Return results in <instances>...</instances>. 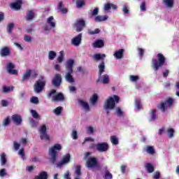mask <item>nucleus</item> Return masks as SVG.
Listing matches in <instances>:
<instances>
[{
	"label": "nucleus",
	"mask_w": 179,
	"mask_h": 179,
	"mask_svg": "<svg viewBox=\"0 0 179 179\" xmlns=\"http://www.w3.org/2000/svg\"><path fill=\"white\" fill-rule=\"evenodd\" d=\"M109 146L107 143H99L96 144V150L100 152H107Z\"/></svg>",
	"instance_id": "10"
},
{
	"label": "nucleus",
	"mask_w": 179,
	"mask_h": 179,
	"mask_svg": "<svg viewBox=\"0 0 179 179\" xmlns=\"http://www.w3.org/2000/svg\"><path fill=\"white\" fill-rule=\"evenodd\" d=\"M57 9L63 15H66V13H68V8H64V3L62 1L59 2L58 6H57Z\"/></svg>",
	"instance_id": "21"
},
{
	"label": "nucleus",
	"mask_w": 179,
	"mask_h": 179,
	"mask_svg": "<svg viewBox=\"0 0 179 179\" xmlns=\"http://www.w3.org/2000/svg\"><path fill=\"white\" fill-rule=\"evenodd\" d=\"M98 68L99 69V76H101V75H103V73H104V71L106 70V65H105V63H104L103 60L98 66Z\"/></svg>",
	"instance_id": "26"
},
{
	"label": "nucleus",
	"mask_w": 179,
	"mask_h": 179,
	"mask_svg": "<svg viewBox=\"0 0 179 179\" xmlns=\"http://www.w3.org/2000/svg\"><path fill=\"white\" fill-rule=\"evenodd\" d=\"M110 8H111V3H107L106 4H105L104 10L108 11V10H110Z\"/></svg>",
	"instance_id": "63"
},
{
	"label": "nucleus",
	"mask_w": 179,
	"mask_h": 179,
	"mask_svg": "<svg viewBox=\"0 0 179 179\" xmlns=\"http://www.w3.org/2000/svg\"><path fill=\"white\" fill-rule=\"evenodd\" d=\"M167 134H168L169 138H173L174 136V129L169 128L167 129Z\"/></svg>",
	"instance_id": "41"
},
{
	"label": "nucleus",
	"mask_w": 179,
	"mask_h": 179,
	"mask_svg": "<svg viewBox=\"0 0 179 179\" xmlns=\"http://www.w3.org/2000/svg\"><path fill=\"white\" fill-rule=\"evenodd\" d=\"M15 27V24L10 23L7 27V31L8 33H12L13 28Z\"/></svg>",
	"instance_id": "48"
},
{
	"label": "nucleus",
	"mask_w": 179,
	"mask_h": 179,
	"mask_svg": "<svg viewBox=\"0 0 179 179\" xmlns=\"http://www.w3.org/2000/svg\"><path fill=\"white\" fill-rule=\"evenodd\" d=\"M97 15H99V8L96 7L92 12V16H97Z\"/></svg>",
	"instance_id": "56"
},
{
	"label": "nucleus",
	"mask_w": 179,
	"mask_h": 179,
	"mask_svg": "<svg viewBox=\"0 0 179 179\" xmlns=\"http://www.w3.org/2000/svg\"><path fill=\"white\" fill-rule=\"evenodd\" d=\"M89 34L91 36H93L94 34H99L100 33V29H96L94 31H92V29L88 30Z\"/></svg>",
	"instance_id": "49"
},
{
	"label": "nucleus",
	"mask_w": 179,
	"mask_h": 179,
	"mask_svg": "<svg viewBox=\"0 0 179 179\" xmlns=\"http://www.w3.org/2000/svg\"><path fill=\"white\" fill-rule=\"evenodd\" d=\"M35 15H36V13L33 10H27L26 12V16H25V19L27 22H31V20H34Z\"/></svg>",
	"instance_id": "16"
},
{
	"label": "nucleus",
	"mask_w": 179,
	"mask_h": 179,
	"mask_svg": "<svg viewBox=\"0 0 179 179\" xmlns=\"http://www.w3.org/2000/svg\"><path fill=\"white\" fill-rule=\"evenodd\" d=\"M13 146L15 150H19V149L20 148V145L16 141L13 142Z\"/></svg>",
	"instance_id": "60"
},
{
	"label": "nucleus",
	"mask_w": 179,
	"mask_h": 179,
	"mask_svg": "<svg viewBox=\"0 0 179 179\" xmlns=\"http://www.w3.org/2000/svg\"><path fill=\"white\" fill-rule=\"evenodd\" d=\"M54 113H55V114H56V115H59L62 113V107L59 106V107L56 108L54 110Z\"/></svg>",
	"instance_id": "47"
},
{
	"label": "nucleus",
	"mask_w": 179,
	"mask_h": 179,
	"mask_svg": "<svg viewBox=\"0 0 179 179\" xmlns=\"http://www.w3.org/2000/svg\"><path fill=\"white\" fill-rule=\"evenodd\" d=\"M7 71L10 75H17V70H15V64L12 62L7 64Z\"/></svg>",
	"instance_id": "14"
},
{
	"label": "nucleus",
	"mask_w": 179,
	"mask_h": 179,
	"mask_svg": "<svg viewBox=\"0 0 179 179\" xmlns=\"http://www.w3.org/2000/svg\"><path fill=\"white\" fill-rule=\"evenodd\" d=\"M97 100H99V96L96 94H94L92 97L90 99V101L92 104H96L97 103Z\"/></svg>",
	"instance_id": "42"
},
{
	"label": "nucleus",
	"mask_w": 179,
	"mask_h": 179,
	"mask_svg": "<svg viewBox=\"0 0 179 179\" xmlns=\"http://www.w3.org/2000/svg\"><path fill=\"white\" fill-rule=\"evenodd\" d=\"M10 54V50L8 47H4L0 50L1 57H8Z\"/></svg>",
	"instance_id": "25"
},
{
	"label": "nucleus",
	"mask_w": 179,
	"mask_h": 179,
	"mask_svg": "<svg viewBox=\"0 0 179 179\" xmlns=\"http://www.w3.org/2000/svg\"><path fill=\"white\" fill-rule=\"evenodd\" d=\"M71 136L74 140L78 139V131H76V130H73L71 134Z\"/></svg>",
	"instance_id": "59"
},
{
	"label": "nucleus",
	"mask_w": 179,
	"mask_h": 179,
	"mask_svg": "<svg viewBox=\"0 0 179 179\" xmlns=\"http://www.w3.org/2000/svg\"><path fill=\"white\" fill-rule=\"evenodd\" d=\"M153 178L154 179H159V178H160V172H159V171L155 172V173L153 176Z\"/></svg>",
	"instance_id": "64"
},
{
	"label": "nucleus",
	"mask_w": 179,
	"mask_h": 179,
	"mask_svg": "<svg viewBox=\"0 0 179 179\" xmlns=\"http://www.w3.org/2000/svg\"><path fill=\"white\" fill-rule=\"evenodd\" d=\"M30 76H31V70H27L22 76V82L29 80Z\"/></svg>",
	"instance_id": "28"
},
{
	"label": "nucleus",
	"mask_w": 179,
	"mask_h": 179,
	"mask_svg": "<svg viewBox=\"0 0 179 179\" xmlns=\"http://www.w3.org/2000/svg\"><path fill=\"white\" fill-rule=\"evenodd\" d=\"M62 84V76L59 73H56L52 80V85L55 87H59Z\"/></svg>",
	"instance_id": "7"
},
{
	"label": "nucleus",
	"mask_w": 179,
	"mask_h": 179,
	"mask_svg": "<svg viewBox=\"0 0 179 179\" xmlns=\"http://www.w3.org/2000/svg\"><path fill=\"white\" fill-rule=\"evenodd\" d=\"M116 113L118 117H122L124 115V112L121 110V108H116Z\"/></svg>",
	"instance_id": "53"
},
{
	"label": "nucleus",
	"mask_w": 179,
	"mask_h": 179,
	"mask_svg": "<svg viewBox=\"0 0 179 179\" xmlns=\"http://www.w3.org/2000/svg\"><path fill=\"white\" fill-rule=\"evenodd\" d=\"M62 150V146L60 144H55L54 146L49 149V155L51 157L50 162L54 164L57 162V155L59 150Z\"/></svg>",
	"instance_id": "3"
},
{
	"label": "nucleus",
	"mask_w": 179,
	"mask_h": 179,
	"mask_svg": "<svg viewBox=\"0 0 179 179\" xmlns=\"http://www.w3.org/2000/svg\"><path fill=\"white\" fill-rule=\"evenodd\" d=\"M86 23L83 20H78L74 24V27L76 28V31L79 33L83 30V27H85Z\"/></svg>",
	"instance_id": "9"
},
{
	"label": "nucleus",
	"mask_w": 179,
	"mask_h": 179,
	"mask_svg": "<svg viewBox=\"0 0 179 179\" xmlns=\"http://www.w3.org/2000/svg\"><path fill=\"white\" fill-rule=\"evenodd\" d=\"M87 169H94V167H99V162L96 157H90L87 159L86 164Z\"/></svg>",
	"instance_id": "6"
},
{
	"label": "nucleus",
	"mask_w": 179,
	"mask_h": 179,
	"mask_svg": "<svg viewBox=\"0 0 179 179\" xmlns=\"http://www.w3.org/2000/svg\"><path fill=\"white\" fill-rule=\"evenodd\" d=\"M110 142L113 143V145H118V138H117V136H110Z\"/></svg>",
	"instance_id": "38"
},
{
	"label": "nucleus",
	"mask_w": 179,
	"mask_h": 179,
	"mask_svg": "<svg viewBox=\"0 0 179 179\" xmlns=\"http://www.w3.org/2000/svg\"><path fill=\"white\" fill-rule=\"evenodd\" d=\"M103 58H106V54L96 53L94 55V59H95V61H100Z\"/></svg>",
	"instance_id": "31"
},
{
	"label": "nucleus",
	"mask_w": 179,
	"mask_h": 179,
	"mask_svg": "<svg viewBox=\"0 0 179 179\" xmlns=\"http://www.w3.org/2000/svg\"><path fill=\"white\" fill-rule=\"evenodd\" d=\"M57 9L63 15H66V13H68V8H64V3L62 1L59 2L58 6H57Z\"/></svg>",
	"instance_id": "22"
},
{
	"label": "nucleus",
	"mask_w": 179,
	"mask_h": 179,
	"mask_svg": "<svg viewBox=\"0 0 179 179\" xmlns=\"http://www.w3.org/2000/svg\"><path fill=\"white\" fill-rule=\"evenodd\" d=\"M10 118L9 117H7L3 121V127H8V125H10Z\"/></svg>",
	"instance_id": "43"
},
{
	"label": "nucleus",
	"mask_w": 179,
	"mask_h": 179,
	"mask_svg": "<svg viewBox=\"0 0 179 179\" xmlns=\"http://www.w3.org/2000/svg\"><path fill=\"white\" fill-rule=\"evenodd\" d=\"M108 19V16L107 15H97L94 17V22H106Z\"/></svg>",
	"instance_id": "27"
},
{
	"label": "nucleus",
	"mask_w": 179,
	"mask_h": 179,
	"mask_svg": "<svg viewBox=\"0 0 179 179\" xmlns=\"http://www.w3.org/2000/svg\"><path fill=\"white\" fill-rule=\"evenodd\" d=\"M13 90V87L10 88V87H3V92L4 93H9L10 91Z\"/></svg>",
	"instance_id": "52"
},
{
	"label": "nucleus",
	"mask_w": 179,
	"mask_h": 179,
	"mask_svg": "<svg viewBox=\"0 0 179 179\" xmlns=\"http://www.w3.org/2000/svg\"><path fill=\"white\" fill-rule=\"evenodd\" d=\"M71 43L73 45H75L76 47H78V45H80V43H82V34H79L78 36L74 37L71 40Z\"/></svg>",
	"instance_id": "15"
},
{
	"label": "nucleus",
	"mask_w": 179,
	"mask_h": 179,
	"mask_svg": "<svg viewBox=\"0 0 179 179\" xmlns=\"http://www.w3.org/2000/svg\"><path fill=\"white\" fill-rule=\"evenodd\" d=\"M79 103L85 110H87V111H89V110H90V107L89 106V103H87V102H85L83 100H80Z\"/></svg>",
	"instance_id": "32"
},
{
	"label": "nucleus",
	"mask_w": 179,
	"mask_h": 179,
	"mask_svg": "<svg viewBox=\"0 0 179 179\" xmlns=\"http://www.w3.org/2000/svg\"><path fill=\"white\" fill-rule=\"evenodd\" d=\"M41 80H38L34 84V90L35 93H41L44 87H45L46 81L44 80V77H41Z\"/></svg>",
	"instance_id": "5"
},
{
	"label": "nucleus",
	"mask_w": 179,
	"mask_h": 179,
	"mask_svg": "<svg viewBox=\"0 0 179 179\" xmlns=\"http://www.w3.org/2000/svg\"><path fill=\"white\" fill-rule=\"evenodd\" d=\"M94 48H103L104 47V41L101 39L96 40L93 44Z\"/></svg>",
	"instance_id": "23"
},
{
	"label": "nucleus",
	"mask_w": 179,
	"mask_h": 179,
	"mask_svg": "<svg viewBox=\"0 0 179 179\" xmlns=\"http://www.w3.org/2000/svg\"><path fill=\"white\" fill-rule=\"evenodd\" d=\"M54 21V17L50 16L48 18L47 23L50 24V27H55V22Z\"/></svg>",
	"instance_id": "34"
},
{
	"label": "nucleus",
	"mask_w": 179,
	"mask_h": 179,
	"mask_svg": "<svg viewBox=\"0 0 179 179\" xmlns=\"http://www.w3.org/2000/svg\"><path fill=\"white\" fill-rule=\"evenodd\" d=\"M124 49H120L119 50H116L114 53V57L117 59H121L124 57Z\"/></svg>",
	"instance_id": "24"
},
{
	"label": "nucleus",
	"mask_w": 179,
	"mask_h": 179,
	"mask_svg": "<svg viewBox=\"0 0 179 179\" xmlns=\"http://www.w3.org/2000/svg\"><path fill=\"white\" fill-rule=\"evenodd\" d=\"M80 169H81L80 165H78L76 168V174L78 176V177H80L82 176V172Z\"/></svg>",
	"instance_id": "46"
},
{
	"label": "nucleus",
	"mask_w": 179,
	"mask_h": 179,
	"mask_svg": "<svg viewBox=\"0 0 179 179\" xmlns=\"http://www.w3.org/2000/svg\"><path fill=\"white\" fill-rule=\"evenodd\" d=\"M31 114L32 115L33 118L37 119L39 117L38 113H37V111H36L34 110H31Z\"/></svg>",
	"instance_id": "54"
},
{
	"label": "nucleus",
	"mask_w": 179,
	"mask_h": 179,
	"mask_svg": "<svg viewBox=\"0 0 179 179\" xmlns=\"http://www.w3.org/2000/svg\"><path fill=\"white\" fill-rule=\"evenodd\" d=\"M169 73H170V71L169 69H166L164 72L162 73L163 78H164V79H167V76H169Z\"/></svg>",
	"instance_id": "58"
},
{
	"label": "nucleus",
	"mask_w": 179,
	"mask_h": 179,
	"mask_svg": "<svg viewBox=\"0 0 179 179\" xmlns=\"http://www.w3.org/2000/svg\"><path fill=\"white\" fill-rule=\"evenodd\" d=\"M30 101L32 103V104H38V103H40L38 101V97L37 96H32L30 99Z\"/></svg>",
	"instance_id": "45"
},
{
	"label": "nucleus",
	"mask_w": 179,
	"mask_h": 179,
	"mask_svg": "<svg viewBox=\"0 0 179 179\" xmlns=\"http://www.w3.org/2000/svg\"><path fill=\"white\" fill-rule=\"evenodd\" d=\"M11 120L15 125H20L23 121L20 115L15 114L11 116Z\"/></svg>",
	"instance_id": "13"
},
{
	"label": "nucleus",
	"mask_w": 179,
	"mask_h": 179,
	"mask_svg": "<svg viewBox=\"0 0 179 179\" xmlns=\"http://www.w3.org/2000/svg\"><path fill=\"white\" fill-rule=\"evenodd\" d=\"M103 83V85H108L110 83V76L108 74H104L102 77L99 76L98 79L96 80V83Z\"/></svg>",
	"instance_id": "11"
},
{
	"label": "nucleus",
	"mask_w": 179,
	"mask_h": 179,
	"mask_svg": "<svg viewBox=\"0 0 179 179\" xmlns=\"http://www.w3.org/2000/svg\"><path fill=\"white\" fill-rule=\"evenodd\" d=\"M41 136L40 138L42 141H50V136L47 134V127L45 124H43L39 129Z\"/></svg>",
	"instance_id": "8"
},
{
	"label": "nucleus",
	"mask_w": 179,
	"mask_h": 179,
	"mask_svg": "<svg viewBox=\"0 0 179 179\" xmlns=\"http://www.w3.org/2000/svg\"><path fill=\"white\" fill-rule=\"evenodd\" d=\"M52 100V101H64V100H65V96H64V94L59 92L53 96Z\"/></svg>",
	"instance_id": "20"
},
{
	"label": "nucleus",
	"mask_w": 179,
	"mask_h": 179,
	"mask_svg": "<svg viewBox=\"0 0 179 179\" xmlns=\"http://www.w3.org/2000/svg\"><path fill=\"white\" fill-rule=\"evenodd\" d=\"M0 160L1 166H5V164H6V154H5V152L1 154Z\"/></svg>",
	"instance_id": "36"
},
{
	"label": "nucleus",
	"mask_w": 179,
	"mask_h": 179,
	"mask_svg": "<svg viewBox=\"0 0 179 179\" xmlns=\"http://www.w3.org/2000/svg\"><path fill=\"white\" fill-rule=\"evenodd\" d=\"M163 2L168 8H173L174 6V0H163Z\"/></svg>",
	"instance_id": "33"
},
{
	"label": "nucleus",
	"mask_w": 179,
	"mask_h": 179,
	"mask_svg": "<svg viewBox=\"0 0 179 179\" xmlns=\"http://www.w3.org/2000/svg\"><path fill=\"white\" fill-rule=\"evenodd\" d=\"M30 124L32 128H37V126L38 125V122H36L34 119L30 120Z\"/></svg>",
	"instance_id": "50"
},
{
	"label": "nucleus",
	"mask_w": 179,
	"mask_h": 179,
	"mask_svg": "<svg viewBox=\"0 0 179 179\" xmlns=\"http://www.w3.org/2000/svg\"><path fill=\"white\" fill-rule=\"evenodd\" d=\"M104 179H113V174L108 171H106L105 175L103 177Z\"/></svg>",
	"instance_id": "44"
},
{
	"label": "nucleus",
	"mask_w": 179,
	"mask_h": 179,
	"mask_svg": "<svg viewBox=\"0 0 179 179\" xmlns=\"http://www.w3.org/2000/svg\"><path fill=\"white\" fill-rule=\"evenodd\" d=\"M145 169L147 170V173H152L153 171H155V167L152 164L148 163L145 164Z\"/></svg>",
	"instance_id": "29"
},
{
	"label": "nucleus",
	"mask_w": 179,
	"mask_h": 179,
	"mask_svg": "<svg viewBox=\"0 0 179 179\" xmlns=\"http://www.w3.org/2000/svg\"><path fill=\"white\" fill-rule=\"evenodd\" d=\"M73 71H67V73L65 75V79L69 83H75V79L73 78V76H72Z\"/></svg>",
	"instance_id": "18"
},
{
	"label": "nucleus",
	"mask_w": 179,
	"mask_h": 179,
	"mask_svg": "<svg viewBox=\"0 0 179 179\" xmlns=\"http://www.w3.org/2000/svg\"><path fill=\"white\" fill-rule=\"evenodd\" d=\"M166 64V57L162 53H158L157 55V59H152L151 66L152 69L156 72Z\"/></svg>",
	"instance_id": "1"
},
{
	"label": "nucleus",
	"mask_w": 179,
	"mask_h": 179,
	"mask_svg": "<svg viewBox=\"0 0 179 179\" xmlns=\"http://www.w3.org/2000/svg\"><path fill=\"white\" fill-rule=\"evenodd\" d=\"M24 40L26 41V43H31V36L26 35L24 37Z\"/></svg>",
	"instance_id": "62"
},
{
	"label": "nucleus",
	"mask_w": 179,
	"mask_h": 179,
	"mask_svg": "<svg viewBox=\"0 0 179 179\" xmlns=\"http://www.w3.org/2000/svg\"><path fill=\"white\" fill-rule=\"evenodd\" d=\"M140 9L141 12H145L146 10V1H143L140 6Z\"/></svg>",
	"instance_id": "51"
},
{
	"label": "nucleus",
	"mask_w": 179,
	"mask_h": 179,
	"mask_svg": "<svg viewBox=\"0 0 179 179\" xmlns=\"http://www.w3.org/2000/svg\"><path fill=\"white\" fill-rule=\"evenodd\" d=\"M174 103V99L172 98H168L165 101L162 102L159 105L157 106V108L161 110L162 113H166L167 108H170Z\"/></svg>",
	"instance_id": "4"
},
{
	"label": "nucleus",
	"mask_w": 179,
	"mask_h": 179,
	"mask_svg": "<svg viewBox=\"0 0 179 179\" xmlns=\"http://www.w3.org/2000/svg\"><path fill=\"white\" fill-rule=\"evenodd\" d=\"M156 113H157V110L156 109H153L150 113V118L149 120L150 122L155 121L156 120Z\"/></svg>",
	"instance_id": "30"
},
{
	"label": "nucleus",
	"mask_w": 179,
	"mask_h": 179,
	"mask_svg": "<svg viewBox=\"0 0 179 179\" xmlns=\"http://www.w3.org/2000/svg\"><path fill=\"white\" fill-rule=\"evenodd\" d=\"M73 65H75V60L72 59L67 60L66 63V71H70L71 72H73Z\"/></svg>",
	"instance_id": "17"
},
{
	"label": "nucleus",
	"mask_w": 179,
	"mask_h": 179,
	"mask_svg": "<svg viewBox=\"0 0 179 179\" xmlns=\"http://www.w3.org/2000/svg\"><path fill=\"white\" fill-rule=\"evenodd\" d=\"M59 54L60 55L57 58V62H59V64H62L64 62V50L60 51Z\"/></svg>",
	"instance_id": "39"
},
{
	"label": "nucleus",
	"mask_w": 179,
	"mask_h": 179,
	"mask_svg": "<svg viewBox=\"0 0 179 179\" xmlns=\"http://www.w3.org/2000/svg\"><path fill=\"white\" fill-rule=\"evenodd\" d=\"M71 162V155L70 154H66L63 157L62 160L57 163L58 167H62V166H64L65 164H68Z\"/></svg>",
	"instance_id": "12"
},
{
	"label": "nucleus",
	"mask_w": 179,
	"mask_h": 179,
	"mask_svg": "<svg viewBox=\"0 0 179 179\" xmlns=\"http://www.w3.org/2000/svg\"><path fill=\"white\" fill-rule=\"evenodd\" d=\"M18 154L20 155V156H22V159H24V149L21 148L19 151H18Z\"/></svg>",
	"instance_id": "61"
},
{
	"label": "nucleus",
	"mask_w": 179,
	"mask_h": 179,
	"mask_svg": "<svg viewBox=\"0 0 179 179\" xmlns=\"http://www.w3.org/2000/svg\"><path fill=\"white\" fill-rule=\"evenodd\" d=\"M135 104H136V107L137 110H141L142 105L141 104V101L136 100Z\"/></svg>",
	"instance_id": "55"
},
{
	"label": "nucleus",
	"mask_w": 179,
	"mask_h": 179,
	"mask_svg": "<svg viewBox=\"0 0 179 179\" xmlns=\"http://www.w3.org/2000/svg\"><path fill=\"white\" fill-rule=\"evenodd\" d=\"M147 153H149V155H155V151L153 146H148L146 149Z\"/></svg>",
	"instance_id": "40"
},
{
	"label": "nucleus",
	"mask_w": 179,
	"mask_h": 179,
	"mask_svg": "<svg viewBox=\"0 0 179 179\" xmlns=\"http://www.w3.org/2000/svg\"><path fill=\"white\" fill-rule=\"evenodd\" d=\"M139 77L138 76H130V80L131 82H136V80H138Z\"/></svg>",
	"instance_id": "57"
},
{
	"label": "nucleus",
	"mask_w": 179,
	"mask_h": 179,
	"mask_svg": "<svg viewBox=\"0 0 179 179\" xmlns=\"http://www.w3.org/2000/svg\"><path fill=\"white\" fill-rule=\"evenodd\" d=\"M23 3V1L22 0H17L16 2H14L11 3V8L15 9V10H20V9L22 8V4Z\"/></svg>",
	"instance_id": "19"
},
{
	"label": "nucleus",
	"mask_w": 179,
	"mask_h": 179,
	"mask_svg": "<svg viewBox=\"0 0 179 179\" xmlns=\"http://www.w3.org/2000/svg\"><path fill=\"white\" fill-rule=\"evenodd\" d=\"M115 103H120V96L113 95V97H109L103 105L105 110H113L115 108Z\"/></svg>",
	"instance_id": "2"
},
{
	"label": "nucleus",
	"mask_w": 179,
	"mask_h": 179,
	"mask_svg": "<svg viewBox=\"0 0 179 179\" xmlns=\"http://www.w3.org/2000/svg\"><path fill=\"white\" fill-rule=\"evenodd\" d=\"M55 57H57V52H55V51L50 50L48 54V59L50 61H52L55 59Z\"/></svg>",
	"instance_id": "37"
},
{
	"label": "nucleus",
	"mask_w": 179,
	"mask_h": 179,
	"mask_svg": "<svg viewBox=\"0 0 179 179\" xmlns=\"http://www.w3.org/2000/svg\"><path fill=\"white\" fill-rule=\"evenodd\" d=\"M76 3L78 9H80V8H83V6L86 5L85 0H77Z\"/></svg>",
	"instance_id": "35"
}]
</instances>
